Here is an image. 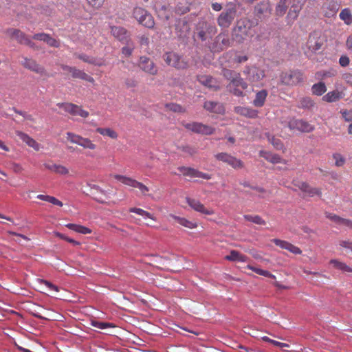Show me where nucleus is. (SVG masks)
<instances>
[{"mask_svg": "<svg viewBox=\"0 0 352 352\" xmlns=\"http://www.w3.org/2000/svg\"><path fill=\"white\" fill-rule=\"evenodd\" d=\"M251 28L250 21L243 18L237 21L232 30V40L238 43H242L249 36Z\"/></svg>", "mask_w": 352, "mask_h": 352, "instance_id": "nucleus-1", "label": "nucleus"}, {"mask_svg": "<svg viewBox=\"0 0 352 352\" xmlns=\"http://www.w3.org/2000/svg\"><path fill=\"white\" fill-rule=\"evenodd\" d=\"M133 16L142 25L149 29L153 28L155 25L154 19L145 9L140 7L135 8L133 9Z\"/></svg>", "mask_w": 352, "mask_h": 352, "instance_id": "nucleus-2", "label": "nucleus"}, {"mask_svg": "<svg viewBox=\"0 0 352 352\" xmlns=\"http://www.w3.org/2000/svg\"><path fill=\"white\" fill-rule=\"evenodd\" d=\"M243 73L246 80L252 85L261 82L265 76V71L254 65L245 66Z\"/></svg>", "mask_w": 352, "mask_h": 352, "instance_id": "nucleus-3", "label": "nucleus"}, {"mask_svg": "<svg viewBox=\"0 0 352 352\" xmlns=\"http://www.w3.org/2000/svg\"><path fill=\"white\" fill-rule=\"evenodd\" d=\"M236 15V9L234 6L226 8L218 16L217 21L218 25L221 28H228L232 23Z\"/></svg>", "mask_w": 352, "mask_h": 352, "instance_id": "nucleus-4", "label": "nucleus"}, {"mask_svg": "<svg viewBox=\"0 0 352 352\" xmlns=\"http://www.w3.org/2000/svg\"><path fill=\"white\" fill-rule=\"evenodd\" d=\"M280 78L283 85L294 86L302 81L303 74L298 70H291L283 72Z\"/></svg>", "mask_w": 352, "mask_h": 352, "instance_id": "nucleus-5", "label": "nucleus"}, {"mask_svg": "<svg viewBox=\"0 0 352 352\" xmlns=\"http://www.w3.org/2000/svg\"><path fill=\"white\" fill-rule=\"evenodd\" d=\"M217 32V29L215 25L205 21H200L197 24V34L201 41H206L212 37Z\"/></svg>", "mask_w": 352, "mask_h": 352, "instance_id": "nucleus-6", "label": "nucleus"}, {"mask_svg": "<svg viewBox=\"0 0 352 352\" xmlns=\"http://www.w3.org/2000/svg\"><path fill=\"white\" fill-rule=\"evenodd\" d=\"M163 59L165 63L170 67L176 69H185L188 64L182 56L173 52H166L163 55Z\"/></svg>", "mask_w": 352, "mask_h": 352, "instance_id": "nucleus-7", "label": "nucleus"}, {"mask_svg": "<svg viewBox=\"0 0 352 352\" xmlns=\"http://www.w3.org/2000/svg\"><path fill=\"white\" fill-rule=\"evenodd\" d=\"M113 178L118 182L133 188H136L140 190L142 195H147L148 192L149 191V188L145 186L144 184L138 182L133 178L126 177L120 175H113Z\"/></svg>", "mask_w": 352, "mask_h": 352, "instance_id": "nucleus-8", "label": "nucleus"}, {"mask_svg": "<svg viewBox=\"0 0 352 352\" xmlns=\"http://www.w3.org/2000/svg\"><path fill=\"white\" fill-rule=\"evenodd\" d=\"M248 83L241 78V74L233 78L227 85V89L236 96H242L243 91L248 88Z\"/></svg>", "mask_w": 352, "mask_h": 352, "instance_id": "nucleus-9", "label": "nucleus"}, {"mask_svg": "<svg viewBox=\"0 0 352 352\" xmlns=\"http://www.w3.org/2000/svg\"><path fill=\"white\" fill-rule=\"evenodd\" d=\"M182 125L186 129L201 135H211L215 131L213 127L198 122H184Z\"/></svg>", "mask_w": 352, "mask_h": 352, "instance_id": "nucleus-10", "label": "nucleus"}, {"mask_svg": "<svg viewBox=\"0 0 352 352\" xmlns=\"http://www.w3.org/2000/svg\"><path fill=\"white\" fill-rule=\"evenodd\" d=\"M324 43V39L321 36V33L318 31L311 32L306 43V47L309 52L315 53L321 49Z\"/></svg>", "mask_w": 352, "mask_h": 352, "instance_id": "nucleus-11", "label": "nucleus"}, {"mask_svg": "<svg viewBox=\"0 0 352 352\" xmlns=\"http://www.w3.org/2000/svg\"><path fill=\"white\" fill-rule=\"evenodd\" d=\"M288 127L291 130H296L302 133H310L315 129L314 126L302 119L293 118L288 122Z\"/></svg>", "mask_w": 352, "mask_h": 352, "instance_id": "nucleus-12", "label": "nucleus"}, {"mask_svg": "<svg viewBox=\"0 0 352 352\" xmlns=\"http://www.w3.org/2000/svg\"><path fill=\"white\" fill-rule=\"evenodd\" d=\"M232 41L230 39L228 33L221 32L219 34L212 45L214 52H220L231 45Z\"/></svg>", "mask_w": 352, "mask_h": 352, "instance_id": "nucleus-13", "label": "nucleus"}, {"mask_svg": "<svg viewBox=\"0 0 352 352\" xmlns=\"http://www.w3.org/2000/svg\"><path fill=\"white\" fill-rule=\"evenodd\" d=\"M138 67L144 72L152 76H155L158 72L157 67L153 60L145 56H140Z\"/></svg>", "mask_w": 352, "mask_h": 352, "instance_id": "nucleus-14", "label": "nucleus"}, {"mask_svg": "<svg viewBox=\"0 0 352 352\" xmlns=\"http://www.w3.org/2000/svg\"><path fill=\"white\" fill-rule=\"evenodd\" d=\"M215 158L219 161H221L227 164L234 169L242 168L244 166V164L241 160L227 153H217L215 155Z\"/></svg>", "mask_w": 352, "mask_h": 352, "instance_id": "nucleus-15", "label": "nucleus"}, {"mask_svg": "<svg viewBox=\"0 0 352 352\" xmlns=\"http://www.w3.org/2000/svg\"><path fill=\"white\" fill-rule=\"evenodd\" d=\"M67 139L72 143L80 145L84 148L94 150L96 147V144H94L89 139L83 138L71 132L67 133Z\"/></svg>", "mask_w": 352, "mask_h": 352, "instance_id": "nucleus-16", "label": "nucleus"}, {"mask_svg": "<svg viewBox=\"0 0 352 352\" xmlns=\"http://www.w3.org/2000/svg\"><path fill=\"white\" fill-rule=\"evenodd\" d=\"M293 184L298 187L306 195L313 197L314 196H322V190L319 188L311 186L308 183L302 181H294Z\"/></svg>", "mask_w": 352, "mask_h": 352, "instance_id": "nucleus-17", "label": "nucleus"}, {"mask_svg": "<svg viewBox=\"0 0 352 352\" xmlns=\"http://www.w3.org/2000/svg\"><path fill=\"white\" fill-rule=\"evenodd\" d=\"M178 170H179V172L183 174V175L188 176L191 178L199 177V178H202V179H206V180L211 179L210 175L206 173L201 172V171H199L197 169L192 168L181 166V167L178 168Z\"/></svg>", "mask_w": 352, "mask_h": 352, "instance_id": "nucleus-18", "label": "nucleus"}, {"mask_svg": "<svg viewBox=\"0 0 352 352\" xmlns=\"http://www.w3.org/2000/svg\"><path fill=\"white\" fill-rule=\"evenodd\" d=\"M62 68L63 70L67 71L72 74V76L74 78H80L82 80H85L86 81L93 82L94 78L87 74L82 70H80L74 67H70L68 65H62Z\"/></svg>", "mask_w": 352, "mask_h": 352, "instance_id": "nucleus-19", "label": "nucleus"}, {"mask_svg": "<svg viewBox=\"0 0 352 352\" xmlns=\"http://www.w3.org/2000/svg\"><path fill=\"white\" fill-rule=\"evenodd\" d=\"M186 201L188 204L195 211L206 215H211L214 214V210L212 209L206 208L204 205L197 199L187 198Z\"/></svg>", "mask_w": 352, "mask_h": 352, "instance_id": "nucleus-20", "label": "nucleus"}, {"mask_svg": "<svg viewBox=\"0 0 352 352\" xmlns=\"http://www.w3.org/2000/svg\"><path fill=\"white\" fill-rule=\"evenodd\" d=\"M22 65L24 67L28 69H30L38 74L40 75H45L46 72L45 68L38 64L34 60L31 58H25Z\"/></svg>", "mask_w": 352, "mask_h": 352, "instance_id": "nucleus-21", "label": "nucleus"}, {"mask_svg": "<svg viewBox=\"0 0 352 352\" xmlns=\"http://www.w3.org/2000/svg\"><path fill=\"white\" fill-rule=\"evenodd\" d=\"M276 245L280 247L282 249L288 250L289 252L294 254H301L302 250L297 246L290 243L288 241H283L281 239H274L272 241Z\"/></svg>", "mask_w": 352, "mask_h": 352, "instance_id": "nucleus-22", "label": "nucleus"}, {"mask_svg": "<svg viewBox=\"0 0 352 352\" xmlns=\"http://www.w3.org/2000/svg\"><path fill=\"white\" fill-rule=\"evenodd\" d=\"M111 34L122 42L128 43L130 41L129 33L122 27H111Z\"/></svg>", "mask_w": 352, "mask_h": 352, "instance_id": "nucleus-23", "label": "nucleus"}, {"mask_svg": "<svg viewBox=\"0 0 352 352\" xmlns=\"http://www.w3.org/2000/svg\"><path fill=\"white\" fill-rule=\"evenodd\" d=\"M261 157L265 158L267 161L272 163V164H278L283 163L284 164H287L285 160H283L279 155L274 154L265 151H261L259 153Z\"/></svg>", "mask_w": 352, "mask_h": 352, "instance_id": "nucleus-24", "label": "nucleus"}, {"mask_svg": "<svg viewBox=\"0 0 352 352\" xmlns=\"http://www.w3.org/2000/svg\"><path fill=\"white\" fill-rule=\"evenodd\" d=\"M204 108L212 113L223 114L224 113V107L220 102L213 101H206L204 104Z\"/></svg>", "mask_w": 352, "mask_h": 352, "instance_id": "nucleus-25", "label": "nucleus"}, {"mask_svg": "<svg viewBox=\"0 0 352 352\" xmlns=\"http://www.w3.org/2000/svg\"><path fill=\"white\" fill-rule=\"evenodd\" d=\"M6 33L11 38L16 40L17 42L20 44H24L25 40H27L28 38V36L25 33L18 29L10 28L7 30Z\"/></svg>", "mask_w": 352, "mask_h": 352, "instance_id": "nucleus-26", "label": "nucleus"}, {"mask_svg": "<svg viewBox=\"0 0 352 352\" xmlns=\"http://www.w3.org/2000/svg\"><path fill=\"white\" fill-rule=\"evenodd\" d=\"M16 134L23 142L33 148L35 151H37L40 149V144L28 134L19 131L16 132Z\"/></svg>", "mask_w": 352, "mask_h": 352, "instance_id": "nucleus-27", "label": "nucleus"}, {"mask_svg": "<svg viewBox=\"0 0 352 352\" xmlns=\"http://www.w3.org/2000/svg\"><path fill=\"white\" fill-rule=\"evenodd\" d=\"M234 111L241 116L250 118H255L258 116V111L246 107H236Z\"/></svg>", "mask_w": 352, "mask_h": 352, "instance_id": "nucleus-28", "label": "nucleus"}, {"mask_svg": "<svg viewBox=\"0 0 352 352\" xmlns=\"http://www.w3.org/2000/svg\"><path fill=\"white\" fill-rule=\"evenodd\" d=\"M199 82L210 88H212L215 90L219 89V86L216 85V80L210 76L208 75H202L198 76Z\"/></svg>", "mask_w": 352, "mask_h": 352, "instance_id": "nucleus-29", "label": "nucleus"}, {"mask_svg": "<svg viewBox=\"0 0 352 352\" xmlns=\"http://www.w3.org/2000/svg\"><path fill=\"white\" fill-rule=\"evenodd\" d=\"M225 259L233 262H246L248 258L236 250H231L230 254L225 256Z\"/></svg>", "mask_w": 352, "mask_h": 352, "instance_id": "nucleus-30", "label": "nucleus"}, {"mask_svg": "<svg viewBox=\"0 0 352 352\" xmlns=\"http://www.w3.org/2000/svg\"><path fill=\"white\" fill-rule=\"evenodd\" d=\"M271 12L268 1H263L255 6V12L257 15H267Z\"/></svg>", "mask_w": 352, "mask_h": 352, "instance_id": "nucleus-31", "label": "nucleus"}, {"mask_svg": "<svg viewBox=\"0 0 352 352\" xmlns=\"http://www.w3.org/2000/svg\"><path fill=\"white\" fill-rule=\"evenodd\" d=\"M74 56L82 60V61L85 62V63H88L89 64H92V65H98V66H100V65H102L103 63H104V61L102 59H98V58H94V57H90L86 54H74Z\"/></svg>", "mask_w": 352, "mask_h": 352, "instance_id": "nucleus-32", "label": "nucleus"}, {"mask_svg": "<svg viewBox=\"0 0 352 352\" xmlns=\"http://www.w3.org/2000/svg\"><path fill=\"white\" fill-rule=\"evenodd\" d=\"M268 95L267 91L262 89L256 94L255 98L253 100V104L256 107H261L264 105L266 98Z\"/></svg>", "mask_w": 352, "mask_h": 352, "instance_id": "nucleus-33", "label": "nucleus"}, {"mask_svg": "<svg viewBox=\"0 0 352 352\" xmlns=\"http://www.w3.org/2000/svg\"><path fill=\"white\" fill-rule=\"evenodd\" d=\"M343 94L338 90H333L328 92L322 97V100L327 102H333L342 98Z\"/></svg>", "mask_w": 352, "mask_h": 352, "instance_id": "nucleus-34", "label": "nucleus"}, {"mask_svg": "<svg viewBox=\"0 0 352 352\" xmlns=\"http://www.w3.org/2000/svg\"><path fill=\"white\" fill-rule=\"evenodd\" d=\"M170 217L175 219L181 226L185 228L193 229L197 227V224L196 222L189 221L184 217H180L174 214H170Z\"/></svg>", "mask_w": 352, "mask_h": 352, "instance_id": "nucleus-35", "label": "nucleus"}, {"mask_svg": "<svg viewBox=\"0 0 352 352\" xmlns=\"http://www.w3.org/2000/svg\"><path fill=\"white\" fill-rule=\"evenodd\" d=\"M65 226L67 228H69L77 233L83 234L91 233V230L90 228L83 226H81V225L74 224V223H68V224H66Z\"/></svg>", "mask_w": 352, "mask_h": 352, "instance_id": "nucleus-36", "label": "nucleus"}, {"mask_svg": "<svg viewBox=\"0 0 352 352\" xmlns=\"http://www.w3.org/2000/svg\"><path fill=\"white\" fill-rule=\"evenodd\" d=\"M315 106V102L309 97H304L300 99L298 107L300 109L311 110Z\"/></svg>", "mask_w": 352, "mask_h": 352, "instance_id": "nucleus-37", "label": "nucleus"}, {"mask_svg": "<svg viewBox=\"0 0 352 352\" xmlns=\"http://www.w3.org/2000/svg\"><path fill=\"white\" fill-rule=\"evenodd\" d=\"M330 263L338 270L346 272H352V267L347 265L346 263L340 262L336 259H331Z\"/></svg>", "mask_w": 352, "mask_h": 352, "instance_id": "nucleus-38", "label": "nucleus"}, {"mask_svg": "<svg viewBox=\"0 0 352 352\" xmlns=\"http://www.w3.org/2000/svg\"><path fill=\"white\" fill-rule=\"evenodd\" d=\"M129 211L130 212L135 213L138 215L142 216L143 217L148 218L153 221H156V218L152 214L142 208L135 207L130 208Z\"/></svg>", "mask_w": 352, "mask_h": 352, "instance_id": "nucleus-39", "label": "nucleus"}, {"mask_svg": "<svg viewBox=\"0 0 352 352\" xmlns=\"http://www.w3.org/2000/svg\"><path fill=\"white\" fill-rule=\"evenodd\" d=\"M313 94L316 96H322L327 91V87L323 82H320L313 85L311 87Z\"/></svg>", "mask_w": 352, "mask_h": 352, "instance_id": "nucleus-40", "label": "nucleus"}, {"mask_svg": "<svg viewBox=\"0 0 352 352\" xmlns=\"http://www.w3.org/2000/svg\"><path fill=\"white\" fill-rule=\"evenodd\" d=\"M340 19L342 20L346 25L352 23V14L349 8L343 9L340 14Z\"/></svg>", "mask_w": 352, "mask_h": 352, "instance_id": "nucleus-41", "label": "nucleus"}, {"mask_svg": "<svg viewBox=\"0 0 352 352\" xmlns=\"http://www.w3.org/2000/svg\"><path fill=\"white\" fill-rule=\"evenodd\" d=\"M57 106L62 108L65 111L74 116L75 112L77 110V105L73 103L63 102L58 103Z\"/></svg>", "mask_w": 352, "mask_h": 352, "instance_id": "nucleus-42", "label": "nucleus"}, {"mask_svg": "<svg viewBox=\"0 0 352 352\" xmlns=\"http://www.w3.org/2000/svg\"><path fill=\"white\" fill-rule=\"evenodd\" d=\"M286 1L287 0H279L278 3L276 4L275 12L277 16H282L285 14L287 10Z\"/></svg>", "mask_w": 352, "mask_h": 352, "instance_id": "nucleus-43", "label": "nucleus"}, {"mask_svg": "<svg viewBox=\"0 0 352 352\" xmlns=\"http://www.w3.org/2000/svg\"><path fill=\"white\" fill-rule=\"evenodd\" d=\"M301 8H302L301 6L299 5H296V4L292 5L287 13V19L289 20H292V21L296 19Z\"/></svg>", "mask_w": 352, "mask_h": 352, "instance_id": "nucleus-44", "label": "nucleus"}, {"mask_svg": "<svg viewBox=\"0 0 352 352\" xmlns=\"http://www.w3.org/2000/svg\"><path fill=\"white\" fill-rule=\"evenodd\" d=\"M246 267L249 270H252L253 272H254L255 273H256L257 274H259L261 276L269 277V278H271L273 279L276 278V276L267 270H262V269H260L258 267H255L250 265H248Z\"/></svg>", "mask_w": 352, "mask_h": 352, "instance_id": "nucleus-45", "label": "nucleus"}, {"mask_svg": "<svg viewBox=\"0 0 352 352\" xmlns=\"http://www.w3.org/2000/svg\"><path fill=\"white\" fill-rule=\"evenodd\" d=\"M221 75L229 82L231 81L233 78H235L236 76L240 75V73L236 72L234 70L227 69L223 67L221 70Z\"/></svg>", "mask_w": 352, "mask_h": 352, "instance_id": "nucleus-46", "label": "nucleus"}, {"mask_svg": "<svg viewBox=\"0 0 352 352\" xmlns=\"http://www.w3.org/2000/svg\"><path fill=\"white\" fill-rule=\"evenodd\" d=\"M268 141L274 146L277 150H283L284 148L283 143L281 140L270 135H267Z\"/></svg>", "mask_w": 352, "mask_h": 352, "instance_id": "nucleus-47", "label": "nucleus"}, {"mask_svg": "<svg viewBox=\"0 0 352 352\" xmlns=\"http://www.w3.org/2000/svg\"><path fill=\"white\" fill-rule=\"evenodd\" d=\"M244 219L248 221L252 222L258 225H265V221L259 215L245 214Z\"/></svg>", "mask_w": 352, "mask_h": 352, "instance_id": "nucleus-48", "label": "nucleus"}, {"mask_svg": "<svg viewBox=\"0 0 352 352\" xmlns=\"http://www.w3.org/2000/svg\"><path fill=\"white\" fill-rule=\"evenodd\" d=\"M166 108L173 112L184 113L186 109L180 104L176 103H168L165 105Z\"/></svg>", "mask_w": 352, "mask_h": 352, "instance_id": "nucleus-49", "label": "nucleus"}, {"mask_svg": "<svg viewBox=\"0 0 352 352\" xmlns=\"http://www.w3.org/2000/svg\"><path fill=\"white\" fill-rule=\"evenodd\" d=\"M332 157L333 159L335 160V165L338 167H341L344 166V164L346 162L344 157L340 153H333Z\"/></svg>", "mask_w": 352, "mask_h": 352, "instance_id": "nucleus-50", "label": "nucleus"}, {"mask_svg": "<svg viewBox=\"0 0 352 352\" xmlns=\"http://www.w3.org/2000/svg\"><path fill=\"white\" fill-rule=\"evenodd\" d=\"M262 340L263 341H265V342H270L272 344H273L274 346H278V347H280V348L288 347L289 346V345L287 344H286V343L280 342L278 341L272 340V339H271V338H270L269 337H267V336L263 337Z\"/></svg>", "mask_w": 352, "mask_h": 352, "instance_id": "nucleus-51", "label": "nucleus"}, {"mask_svg": "<svg viewBox=\"0 0 352 352\" xmlns=\"http://www.w3.org/2000/svg\"><path fill=\"white\" fill-rule=\"evenodd\" d=\"M45 43L50 45V47H60V43L58 40L52 38L50 34H48Z\"/></svg>", "mask_w": 352, "mask_h": 352, "instance_id": "nucleus-52", "label": "nucleus"}, {"mask_svg": "<svg viewBox=\"0 0 352 352\" xmlns=\"http://www.w3.org/2000/svg\"><path fill=\"white\" fill-rule=\"evenodd\" d=\"M61 175H65L69 173V170L64 166L56 164L55 172Z\"/></svg>", "mask_w": 352, "mask_h": 352, "instance_id": "nucleus-53", "label": "nucleus"}, {"mask_svg": "<svg viewBox=\"0 0 352 352\" xmlns=\"http://www.w3.org/2000/svg\"><path fill=\"white\" fill-rule=\"evenodd\" d=\"M41 283L45 285L50 291L58 292L59 291L58 287L46 280H41Z\"/></svg>", "mask_w": 352, "mask_h": 352, "instance_id": "nucleus-54", "label": "nucleus"}, {"mask_svg": "<svg viewBox=\"0 0 352 352\" xmlns=\"http://www.w3.org/2000/svg\"><path fill=\"white\" fill-rule=\"evenodd\" d=\"M139 43L141 46L148 47L149 45V38L148 36L143 34L138 36Z\"/></svg>", "mask_w": 352, "mask_h": 352, "instance_id": "nucleus-55", "label": "nucleus"}, {"mask_svg": "<svg viewBox=\"0 0 352 352\" xmlns=\"http://www.w3.org/2000/svg\"><path fill=\"white\" fill-rule=\"evenodd\" d=\"M343 118L347 122L352 121V109L341 111Z\"/></svg>", "mask_w": 352, "mask_h": 352, "instance_id": "nucleus-56", "label": "nucleus"}, {"mask_svg": "<svg viewBox=\"0 0 352 352\" xmlns=\"http://www.w3.org/2000/svg\"><path fill=\"white\" fill-rule=\"evenodd\" d=\"M92 325L96 328H98L100 329H104L109 327H110V324L108 322H102L100 321H93Z\"/></svg>", "mask_w": 352, "mask_h": 352, "instance_id": "nucleus-57", "label": "nucleus"}, {"mask_svg": "<svg viewBox=\"0 0 352 352\" xmlns=\"http://www.w3.org/2000/svg\"><path fill=\"white\" fill-rule=\"evenodd\" d=\"M342 80H344V82L352 87V74L349 72H345L342 75Z\"/></svg>", "mask_w": 352, "mask_h": 352, "instance_id": "nucleus-58", "label": "nucleus"}, {"mask_svg": "<svg viewBox=\"0 0 352 352\" xmlns=\"http://www.w3.org/2000/svg\"><path fill=\"white\" fill-rule=\"evenodd\" d=\"M126 43H127V45L122 47V52L125 56H129L132 54V52L133 50V45H129V42Z\"/></svg>", "mask_w": 352, "mask_h": 352, "instance_id": "nucleus-59", "label": "nucleus"}, {"mask_svg": "<svg viewBox=\"0 0 352 352\" xmlns=\"http://www.w3.org/2000/svg\"><path fill=\"white\" fill-rule=\"evenodd\" d=\"M248 60V56L247 55H239L236 54L234 62L236 63H243L246 62Z\"/></svg>", "mask_w": 352, "mask_h": 352, "instance_id": "nucleus-60", "label": "nucleus"}, {"mask_svg": "<svg viewBox=\"0 0 352 352\" xmlns=\"http://www.w3.org/2000/svg\"><path fill=\"white\" fill-rule=\"evenodd\" d=\"M111 329H116L113 331L111 330V337L119 338L122 333L124 332L123 329H118L117 327L113 324H111Z\"/></svg>", "mask_w": 352, "mask_h": 352, "instance_id": "nucleus-61", "label": "nucleus"}, {"mask_svg": "<svg viewBox=\"0 0 352 352\" xmlns=\"http://www.w3.org/2000/svg\"><path fill=\"white\" fill-rule=\"evenodd\" d=\"M326 217L338 224H340V220L342 218V217H340L335 214H332V213H327Z\"/></svg>", "mask_w": 352, "mask_h": 352, "instance_id": "nucleus-62", "label": "nucleus"}, {"mask_svg": "<svg viewBox=\"0 0 352 352\" xmlns=\"http://www.w3.org/2000/svg\"><path fill=\"white\" fill-rule=\"evenodd\" d=\"M87 3L94 8H99L102 4L104 0H86Z\"/></svg>", "mask_w": 352, "mask_h": 352, "instance_id": "nucleus-63", "label": "nucleus"}, {"mask_svg": "<svg viewBox=\"0 0 352 352\" xmlns=\"http://www.w3.org/2000/svg\"><path fill=\"white\" fill-rule=\"evenodd\" d=\"M350 60L347 56H342L339 59V63L342 67H346L349 65Z\"/></svg>", "mask_w": 352, "mask_h": 352, "instance_id": "nucleus-64", "label": "nucleus"}]
</instances>
